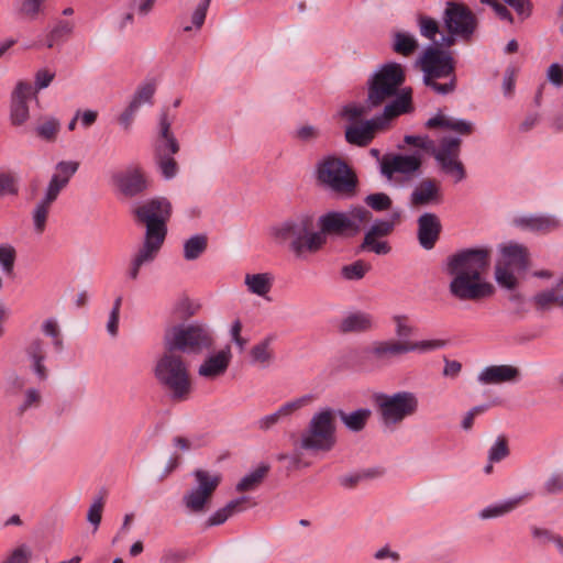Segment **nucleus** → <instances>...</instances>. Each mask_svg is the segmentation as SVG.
<instances>
[{
  "instance_id": "f257e3e1",
  "label": "nucleus",
  "mask_w": 563,
  "mask_h": 563,
  "mask_svg": "<svg viewBox=\"0 0 563 563\" xmlns=\"http://www.w3.org/2000/svg\"><path fill=\"white\" fill-rule=\"evenodd\" d=\"M490 264L488 249H467L451 255L446 274L451 277L449 291L461 301H478L495 294L494 285L485 277Z\"/></svg>"
},
{
  "instance_id": "f03ea898",
  "label": "nucleus",
  "mask_w": 563,
  "mask_h": 563,
  "mask_svg": "<svg viewBox=\"0 0 563 563\" xmlns=\"http://www.w3.org/2000/svg\"><path fill=\"white\" fill-rule=\"evenodd\" d=\"M271 238L278 245L286 246L288 252L299 261H305L320 252L324 246L314 214L297 213L273 225Z\"/></svg>"
},
{
  "instance_id": "7ed1b4c3",
  "label": "nucleus",
  "mask_w": 563,
  "mask_h": 563,
  "mask_svg": "<svg viewBox=\"0 0 563 563\" xmlns=\"http://www.w3.org/2000/svg\"><path fill=\"white\" fill-rule=\"evenodd\" d=\"M405 80L404 67L398 63L383 65L369 81L367 100L364 103L350 102L342 106L338 117L346 122V125L363 122L373 108L380 106L386 99L396 95L399 86Z\"/></svg>"
},
{
  "instance_id": "20e7f679",
  "label": "nucleus",
  "mask_w": 563,
  "mask_h": 563,
  "mask_svg": "<svg viewBox=\"0 0 563 563\" xmlns=\"http://www.w3.org/2000/svg\"><path fill=\"white\" fill-rule=\"evenodd\" d=\"M417 65L423 73V84L434 92L448 95L455 90V63L450 53L430 46L418 58Z\"/></svg>"
},
{
  "instance_id": "39448f33",
  "label": "nucleus",
  "mask_w": 563,
  "mask_h": 563,
  "mask_svg": "<svg viewBox=\"0 0 563 563\" xmlns=\"http://www.w3.org/2000/svg\"><path fill=\"white\" fill-rule=\"evenodd\" d=\"M410 110L411 90L405 89L390 103L385 106L382 115L364 120L357 124L346 125L344 131L345 140L352 145L366 146L373 141L376 133L386 126L389 120Z\"/></svg>"
},
{
  "instance_id": "423d86ee",
  "label": "nucleus",
  "mask_w": 563,
  "mask_h": 563,
  "mask_svg": "<svg viewBox=\"0 0 563 563\" xmlns=\"http://www.w3.org/2000/svg\"><path fill=\"white\" fill-rule=\"evenodd\" d=\"M335 411L323 408L314 412L297 441L300 450L314 454L328 453L336 444Z\"/></svg>"
},
{
  "instance_id": "0eeeda50",
  "label": "nucleus",
  "mask_w": 563,
  "mask_h": 563,
  "mask_svg": "<svg viewBox=\"0 0 563 563\" xmlns=\"http://www.w3.org/2000/svg\"><path fill=\"white\" fill-rule=\"evenodd\" d=\"M154 374L158 383L169 390L175 399H186L190 394L189 371L183 356L178 353L165 350L156 362Z\"/></svg>"
},
{
  "instance_id": "6e6552de",
  "label": "nucleus",
  "mask_w": 563,
  "mask_h": 563,
  "mask_svg": "<svg viewBox=\"0 0 563 563\" xmlns=\"http://www.w3.org/2000/svg\"><path fill=\"white\" fill-rule=\"evenodd\" d=\"M214 344L211 329L206 324L195 323L189 325H172L165 330L164 347L175 353L200 354Z\"/></svg>"
},
{
  "instance_id": "1a4fd4ad",
  "label": "nucleus",
  "mask_w": 563,
  "mask_h": 563,
  "mask_svg": "<svg viewBox=\"0 0 563 563\" xmlns=\"http://www.w3.org/2000/svg\"><path fill=\"white\" fill-rule=\"evenodd\" d=\"M375 400L380 422L388 429L398 427L405 419L415 416L420 407L418 395L410 390L379 394Z\"/></svg>"
},
{
  "instance_id": "9d476101",
  "label": "nucleus",
  "mask_w": 563,
  "mask_h": 563,
  "mask_svg": "<svg viewBox=\"0 0 563 563\" xmlns=\"http://www.w3.org/2000/svg\"><path fill=\"white\" fill-rule=\"evenodd\" d=\"M316 174L322 187L340 196L350 197L355 191L356 177L347 164L340 158L329 156L320 161Z\"/></svg>"
},
{
  "instance_id": "9b49d317",
  "label": "nucleus",
  "mask_w": 563,
  "mask_h": 563,
  "mask_svg": "<svg viewBox=\"0 0 563 563\" xmlns=\"http://www.w3.org/2000/svg\"><path fill=\"white\" fill-rule=\"evenodd\" d=\"M372 219V213L364 207H354L346 212L331 211L318 218L324 245L327 235H354Z\"/></svg>"
},
{
  "instance_id": "f8f14e48",
  "label": "nucleus",
  "mask_w": 563,
  "mask_h": 563,
  "mask_svg": "<svg viewBox=\"0 0 563 563\" xmlns=\"http://www.w3.org/2000/svg\"><path fill=\"white\" fill-rule=\"evenodd\" d=\"M172 210V203L167 198L156 197L140 205L134 214L137 221L145 225V233L166 238Z\"/></svg>"
},
{
  "instance_id": "ddd939ff",
  "label": "nucleus",
  "mask_w": 563,
  "mask_h": 563,
  "mask_svg": "<svg viewBox=\"0 0 563 563\" xmlns=\"http://www.w3.org/2000/svg\"><path fill=\"white\" fill-rule=\"evenodd\" d=\"M444 24L451 35L442 36L441 46H452L454 35L468 40L475 31L476 20L474 14L463 4L449 2L444 11Z\"/></svg>"
},
{
  "instance_id": "4468645a",
  "label": "nucleus",
  "mask_w": 563,
  "mask_h": 563,
  "mask_svg": "<svg viewBox=\"0 0 563 563\" xmlns=\"http://www.w3.org/2000/svg\"><path fill=\"white\" fill-rule=\"evenodd\" d=\"M422 158L419 154H387L380 159V173L389 181L404 184L419 173Z\"/></svg>"
},
{
  "instance_id": "2eb2a0df",
  "label": "nucleus",
  "mask_w": 563,
  "mask_h": 563,
  "mask_svg": "<svg viewBox=\"0 0 563 563\" xmlns=\"http://www.w3.org/2000/svg\"><path fill=\"white\" fill-rule=\"evenodd\" d=\"M194 477L196 484L184 495L183 501L190 512H203L221 482V476L218 473L197 470Z\"/></svg>"
},
{
  "instance_id": "dca6fc26",
  "label": "nucleus",
  "mask_w": 563,
  "mask_h": 563,
  "mask_svg": "<svg viewBox=\"0 0 563 563\" xmlns=\"http://www.w3.org/2000/svg\"><path fill=\"white\" fill-rule=\"evenodd\" d=\"M166 238L154 234H144L141 245L131 256L126 276L130 280H136L142 267L152 264L158 256Z\"/></svg>"
},
{
  "instance_id": "f3484780",
  "label": "nucleus",
  "mask_w": 563,
  "mask_h": 563,
  "mask_svg": "<svg viewBox=\"0 0 563 563\" xmlns=\"http://www.w3.org/2000/svg\"><path fill=\"white\" fill-rule=\"evenodd\" d=\"M35 97L33 86L24 80L15 84L10 95V122L13 126H21L30 119V101Z\"/></svg>"
},
{
  "instance_id": "a211bd4d",
  "label": "nucleus",
  "mask_w": 563,
  "mask_h": 563,
  "mask_svg": "<svg viewBox=\"0 0 563 563\" xmlns=\"http://www.w3.org/2000/svg\"><path fill=\"white\" fill-rule=\"evenodd\" d=\"M112 184L125 197H134L145 191L150 185L144 169L132 165L112 176Z\"/></svg>"
},
{
  "instance_id": "6ab92c4d",
  "label": "nucleus",
  "mask_w": 563,
  "mask_h": 563,
  "mask_svg": "<svg viewBox=\"0 0 563 563\" xmlns=\"http://www.w3.org/2000/svg\"><path fill=\"white\" fill-rule=\"evenodd\" d=\"M232 351L229 345L225 347L209 353L199 364L197 374L199 377L213 382L224 376L232 362Z\"/></svg>"
},
{
  "instance_id": "aec40b11",
  "label": "nucleus",
  "mask_w": 563,
  "mask_h": 563,
  "mask_svg": "<svg viewBox=\"0 0 563 563\" xmlns=\"http://www.w3.org/2000/svg\"><path fill=\"white\" fill-rule=\"evenodd\" d=\"M312 401V396L305 395L299 398L289 400L283 404L276 411L260 418L256 422L257 428L261 431H267L274 426L291 417L294 413L299 411L301 408L308 406Z\"/></svg>"
},
{
  "instance_id": "412c9836",
  "label": "nucleus",
  "mask_w": 563,
  "mask_h": 563,
  "mask_svg": "<svg viewBox=\"0 0 563 563\" xmlns=\"http://www.w3.org/2000/svg\"><path fill=\"white\" fill-rule=\"evenodd\" d=\"M521 372L517 366L510 364L489 365L484 367L477 375L482 385L512 384L520 379Z\"/></svg>"
},
{
  "instance_id": "4be33fe9",
  "label": "nucleus",
  "mask_w": 563,
  "mask_h": 563,
  "mask_svg": "<svg viewBox=\"0 0 563 563\" xmlns=\"http://www.w3.org/2000/svg\"><path fill=\"white\" fill-rule=\"evenodd\" d=\"M367 357L376 363H388L391 358L407 354V341L383 340L373 342L366 350Z\"/></svg>"
},
{
  "instance_id": "5701e85b",
  "label": "nucleus",
  "mask_w": 563,
  "mask_h": 563,
  "mask_svg": "<svg viewBox=\"0 0 563 563\" xmlns=\"http://www.w3.org/2000/svg\"><path fill=\"white\" fill-rule=\"evenodd\" d=\"M442 201L441 184L431 178L420 181L410 195L412 207L438 205Z\"/></svg>"
},
{
  "instance_id": "b1692460",
  "label": "nucleus",
  "mask_w": 563,
  "mask_h": 563,
  "mask_svg": "<svg viewBox=\"0 0 563 563\" xmlns=\"http://www.w3.org/2000/svg\"><path fill=\"white\" fill-rule=\"evenodd\" d=\"M418 240L424 250H431L440 236L442 229L437 214L424 212L418 218Z\"/></svg>"
},
{
  "instance_id": "393cba45",
  "label": "nucleus",
  "mask_w": 563,
  "mask_h": 563,
  "mask_svg": "<svg viewBox=\"0 0 563 563\" xmlns=\"http://www.w3.org/2000/svg\"><path fill=\"white\" fill-rule=\"evenodd\" d=\"M500 258L497 264L525 272L528 267V251L518 243L509 242L499 246Z\"/></svg>"
},
{
  "instance_id": "a878e982",
  "label": "nucleus",
  "mask_w": 563,
  "mask_h": 563,
  "mask_svg": "<svg viewBox=\"0 0 563 563\" xmlns=\"http://www.w3.org/2000/svg\"><path fill=\"white\" fill-rule=\"evenodd\" d=\"M274 282L275 277L271 272L246 273L244 275L246 291L263 299H268Z\"/></svg>"
},
{
  "instance_id": "bb28decb",
  "label": "nucleus",
  "mask_w": 563,
  "mask_h": 563,
  "mask_svg": "<svg viewBox=\"0 0 563 563\" xmlns=\"http://www.w3.org/2000/svg\"><path fill=\"white\" fill-rule=\"evenodd\" d=\"M531 301L537 311H549L553 307L563 309V277L550 289L536 294Z\"/></svg>"
},
{
  "instance_id": "cd10ccee",
  "label": "nucleus",
  "mask_w": 563,
  "mask_h": 563,
  "mask_svg": "<svg viewBox=\"0 0 563 563\" xmlns=\"http://www.w3.org/2000/svg\"><path fill=\"white\" fill-rule=\"evenodd\" d=\"M77 162H59L55 167V173L53 174L46 190L55 197H58L60 191L68 185L70 178L78 169Z\"/></svg>"
},
{
  "instance_id": "c85d7f7f",
  "label": "nucleus",
  "mask_w": 563,
  "mask_h": 563,
  "mask_svg": "<svg viewBox=\"0 0 563 563\" xmlns=\"http://www.w3.org/2000/svg\"><path fill=\"white\" fill-rule=\"evenodd\" d=\"M174 122V118L169 117L166 112H162L158 122L157 143L155 147V154L159 153L161 146L163 145L164 152L176 154L179 151V144L170 131V126Z\"/></svg>"
},
{
  "instance_id": "c756f323",
  "label": "nucleus",
  "mask_w": 563,
  "mask_h": 563,
  "mask_svg": "<svg viewBox=\"0 0 563 563\" xmlns=\"http://www.w3.org/2000/svg\"><path fill=\"white\" fill-rule=\"evenodd\" d=\"M429 129L442 128L454 131L461 135H470L474 131V124L471 121L453 118L444 113H438L426 122Z\"/></svg>"
},
{
  "instance_id": "7c9ffc66",
  "label": "nucleus",
  "mask_w": 563,
  "mask_h": 563,
  "mask_svg": "<svg viewBox=\"0 0 563 563\" xmlns=\"http://www.w3.org/2000/svg\"><path fill=\"white\" fill-rule=\"evenodd\" d=\"M274 335H267L264 339L260 340L250 349L249 354L251 364L262 368H266L274 362Z\"/></svg>"
},
{
  "instance_id": "2f4dec72",
  "label": "nucleus",
  "mask_w": 563,
  "mask_h": 563,
  "mask_svg": "<svg viewBox=\"0 0 563 563\" xmlns=\"http://www.w3.org/2000/svg\"><path fill=\"white\" fill-rule=\"evenodd\" d=\"M56 199L57 197L45 191L43 198L35 205L34 210L32 212V220L34 231L37 234H42L44 232L46 228V221L48 218L49 209Z\"/></svg>"
},
{
  "instance_id": "473e14b6",
  "label": "nucleus",
  "mask_w": 563,
  "mask_h": 563,
  "mask_svg": "<svg viewBox=\"0 0 563 563\" xmlns=\"http://www.w3.org/2000/svg\"><path fill=\"white\" fill-rule=\"evenodd\" d=\"M374 327V319L366 312H354L346 316L340 324L342 332H363Z\"/></svg>"
},
{
  "instance_id": "72a5a7b5",
  "label": "nucleus",
  "mask_w": 563,
  "mask_h": 563,
  "mask_svg": "<svg viewBox=\"0 0 563 563\" xmlns=\"http://www.w3.org/2000/svg\"><path fill=\"white\" fill-rule=\"evenodd\" d=\"M419 47L416 36L406 31H396L393 34L391 48L395 53L409 57Z\"/></svg>"
},
{
  "instance_id": "f704fd0d",
  "label": "nucleus",
  "mask_w": 563,
  "mask_h": 563,
  "mask_svg": "<svg viewBox=\"0 0 563 563\" xmlns=\"http://www.w3.org/2000/svg\"><path fill=\"white\" fill-rule=\"evenodd\" d=\"M521 224L538 232H550L560 227V220L552 214H540L523 218Z\"/></svg>"
},
{
  "instance_id": "c9c22d12",
  "label": "nucleus",
  "mask_w": 563,
  "mask_h": 563,
  "mask_svg": "<svg viewBox=\"0 0 563 563\" xmlns=\"http://www.w3.org/2000/svg\"><path fill=\"white\" fill-rule=\"evenodd\" d=\"M269 472V465L261 464L255 470L246 474L236 484L238 492H252L255 490L264 481Z\"/></svg>"
},
{
  "instance_id": "e433bc0d",
  "label": "nucleus",
  "mask_w": 563,
  "mask_h": 563,
  "mask_svg": "<svg viewBox=\"0 0 563 563\" xmlns=\"http://www.w3.org/2000/svg\"><path fill=\"white\" fill-rule=\"evenodd\" d=\"M371 415L372 411L368 408H361L349 413L340 411V418L343 424L354 432H358L365 428Z\"/></svg>"
},
{
  "instance_id": "4c0bfd02",
  "label": "nucleus",
  "mask_w": 563,
  "mask_h": 563,
  "mask_svg": "<svg viewBox=\"0 0 563 563\" xmlns=\"http://www.w3.org/2000/svg\"><path fill=\"white\" fill-rule=\"evenodd\" d=\"M75 23L68 20H58L47 35L46 46L52 48L55 44L73 35Z\"/></svg>"
},
{
  "instance_id": "58836bf2",
  "label": "nucleus",
  "mask_w": 563,
  "mask_h": 563,
  "mask_svg": "<svg viewBox=\"0 0 563 563\" xmlns=\"http://www.w3.org/2000/svg\"><path fill=\"white\" fill-rule=\"evenodd\" d=\"M521 497H517L505 500L503 503L490 505L482 509L478 516L484 520L505 516L506 514L512 511L521 503Z\"/></svg>"
},
{
  "instance_id": "ea45409f",
  "label": "nucleus",
  "mask_w": 563,
  "mask_h": 563,
  "mask_svg": "<svg viewBox=\"0 0 563 563\" xmlns=\"http://www.w3.org/2000/svg\"><path fill=\"white\" fill-rule=\"evenodd\" d=\"M461 140L459 137L445 136L441 139L439 146H434L433 156L435 159L459 157Z\"/></svg>"
},
{
  "instance_id": "a19ab883",
  "label": "nucleus",
  "mask_w": 563,
  "mask_h": 563,
  "mask_svg": "<svg viewBox=\"0 0 563 563\" xmlns=\"http://www.w3.org/2000/svg\"><path fill=\"white\" fill-rule=\"evenodd\" d=\"M174 154L164 152L163 145L159 153L155 154V161L164 178L172 179L178 174V164L173 157Z\"/></svg>"
},
{
  "instance_id": "79ce46f5",
  "label": "nucleus",
  "mask_w": 563,
  "mask_h": 563,
  "mask_svg": "<svg viewBox=\"0 0 563 563\" xmlns=\"http://www.w3.org/2000/svg\"><path fill=\"white\" fill-rule=\"evenodd\" d=\"M207 249V238L201 234L194 235L184 243V257L187 261L197 260Z\"/></svg>"
},
{
  "instance_id": "37998d69",
  "label": "nucleus",
  "mask_w": 563,
  "mask_h": 563,
  "mask_svg": "<svg viewBox=\"0 0 563 563\" xmlns=\"http://www.w3.org/2000/svg\"><path fill=\"white\" fill-rule=\"evenodd\" d=\"M521 272L522 271H514L510 267L496 264L495 279L500 287L514 290L518 285V278L516 274Z\"/></svg>"
},
{
  "instance_id": "c03bdc74",
  "label": "nucleus",
  "mask_w": 563,
  "mask_h": 563,
  "mask_svg": "<svg viewBox=\"0 0 563 563\" xmlns=\"http://www.w3.org/2000/svg\"><path fill=\"white\" fill-rule=\"evenodd\" d=\"M47 0H20L18 13L26 20H36L44 12Z\"/></svg>"
},
{
  "instance_id": "a18cd8bd",
  "label": "nucleus",
  "mask_w": 563,
  "mask_h": 563,
  "mask_svg": "<svg viewBox=\"0 0 563 563\" xmlns=\"http://www.w3.org/2000/svg\"><path fill=\"white\" fill-rule=\"evenodd\" d=\"M435 161L446 175L453 177L455 183H460L465 178V169L459 157H449Z\"/></svg>"
},
{
  "instance_id": "49530a36",
  "label": "nucleus",
  "mask_w": 563,
  "mask_h": 563,
  "mask_svg": "<svg viewBox=\"0 0 563 563\" xmlns=\"http://www.w3.org/2000/svg\"><path fill=\"white\" fill-rule=\"evenodd\" d=\"M371 267L369 263L358 260L354 263L344 265L341 268V275L346 280H360L367 272H369Z\"/></svg>"
},
{
  "instance_id": "de8ad7c7",
  "label": "nucleus",
  "mask_w": 563,
  "mask_h": 563,
  "mask_svg": "<svg viewBox=\"0 0 563 563\" xmlns=\"http://www.w3.org/2000/svg\"><path fill=\"white\" fill-rule=\"evenodd\" d=\"M445 345L446 342L441 339H429L415 342L407 341V353L418 352L423 354L443 349Z\"/></svg>"
},
{
  "instance_id": "09e8293b",
  "label": "nucleus",
  "mask_w": 563,
  "mask_h": 563,
  "mask_svg": "<svg viewBox=\"0 0 563 563\" xmlns=\"http://www.w3.org/2000/svg\"><path fill=\"white\" fill-rule=\"evenodd\" d=\"M361 251L373 252L377 255H386L390 252L391 247L387 241L382 240V238L371 236V234H365L362 244L360 245Z\"/></svg>"
},
{
  "instance_id": "8fccbe9b",
  "label": "nucleus",
  "mask_w": 563,
  "mask_h": 563,
  "mask_svg": "<svg viewBox=\"0 0 563 563\" xmlns=\"http://www.w3.org/2000/svg\"><path fill=\"white\" fill-rule=\"evenodd\" d=\"M60 129V123L56 118H45L36 128L37 135L48 142L55 141Z\"/></svg>"
},
{
  "instance_id": "3c124183",
  "label": "nucleus",
  "mask_w": 563,
  "mask_h": 563,
  "mask_svg": "<svg viewBox=\"0 0 563 563\" xmlns=\"http://www.w3.org/2000/svg\"><path fill=\"white\" fill-rule=\"evenodd\" d=\"M155 93V85L146 82L141 85L129 104L134 106L135 109H140L144 104L152 103V98Z\"/></svg>"
},
{
  "instance_id": "603ef678",
  "label": "nucleus",
  "mask_w": 563,
  "mask_h": 563,
  "mask_svg": "<svg viewBox=\"0 0 563 563\" xmlns=\"http://www.w3.org/2000/svg\"><path fill=\"white\" fill-rule=\"evenodd\" d=\"M16 260L14 246L8 243L0 244V268L4 274H12Z\"/></svg>"
},
{
  "instance_id": "864d4df0",
  "label": "nucleus",
  "mask_w": 563,
  "mask_h": 563,
  "mask_svg": "<svg viewBox=\"0 0 563 563\" xmlns=\"http://www.w3.org/2000/svg\"><path fill=\"white\" fill-rule=\"evenodd\" d=\"M19 192L18 177L10 172L0 173V197L15 196Z\"/></svg>"
},
{
  "instance_id": "5fc2aeb1",
  "label": "nucleus",
  "mask_w": 563,
  "mask_h": 563,
  "mask_svg": "<svg viewBox=\"0 0 563 563\" xmlns=\"http://www.w3.org/2000/svg\"><path fill=\"white\" fill-rule=\"evenodd\" d=\"M103 508L104 498L102 496L95 497L87 512V521L93 526V532H96L99 528Z\"/></svg>"
},
{
  "instance_id": "6e6d98bb",
  "label": "nucleus",
  "mask_w": 563,
  "mask_h": 563,
  "mask_svg": "<svg viewBox=\"0 0 563 563\" xmlns=\"http://www.w3.org/2000/svg\"><path fill=\"white\" fill-rule=\"evenodd\" d=\"M393 322L395 324V334L400 339L411 336L416 332L415 325L406 314L394 316Z\"/></svg>"
},
{
  "instance_id": "4d7b16f0",
  "label": "nucleus",
  "mask_w": 563,
  "mask_h": 563,
  "mask_svg": "<svg viewBox=\"0 0 563 563\" xmlns=\"http://www.w3.org/2000/svg\"><path fill=\"white\" fill-rule=\"evenodd\" d=\"M418 26L420 34L431 41H434L435 35L439 33V23L429 16L421 15L418 19Z\"/></svg>"
},
{
  "instance_id": "13d9d810",
  "label": "nucleus",
  "mask_w": 563,
  "mask_h": 563,
  "mask_svg": "<svg viewBox=\"0 0 563 563\" xmlns=\"http://www.w3.org/2000/svg\"><path fill=\"white\" fill-rule=\"evenodd\" d=\"M320 136V130L316 125L303 124L296 129L294 137L303 143H311Z\"/></svg>"
},
{
  "instance_id": "bf43d9fd",
  "label": "nucleus",
  "mask_w": 563,
  "mask_h": 563,
  "mask_svg": "<svg viewBox=\"0 0 563 563\" xmlns=\"http://www.w3.org/2000/svg\"><path fill=\"white\" fill-rule=\"evenodd\" d=\"M509 454V449L507 444V440L503 437H499L496 442L492 445L488 452V461L490 463L500 462Z\"/></svg>"
},
{
  "instance_id": "052dcab7",
  "label": "nucleus",
  "mask_w": 563,
  "mask_h": 563,
  "mask_svg": "<svg viewBox=\"0 0 563 563\" xmlns=\"http://www.w3.org/2000/svg\"><path fill=\"white\" fill-rule=\"evenodd\" d=\"M32 558L31 549L22 544L13 549L1 563H29Z\"/></svg>"
},
{
  "instance_id": "680f3d73",
  "label": "nucleus",
  "mask_w": 563,
  "mask_h": 563,
  "mask_svg": "<svg viewBox=\"0 0 563 563\" xmlns=\"http://www.w3.org/2000/svg\"><path fill=\"white\" fill-rule=\"evenodd\" d=\"M56 74L53 70H49L48 68H41L35 73L34 76V96L37 91L43 90L47 88L52 81L54 80Z\"/></svg>"
},
{
  "instance_id": "e2e57ef3",
  "label": "nucleus",
  "mask_w": 563,
  "mask_h": 563,
  "mask_svg": "<svg viewBox=\"0 0 563 563\" xmlns=\"http://www.w3.org/2000/svg\"><path fill=\"white\" fill-rule=\"evenodd\" d=\"M405 142L430 154H433L435 146V143L428 135H406Z\"/></svg>"
},
{
  "instance_id": "0e129e2a",
  "label": "nucleus",
  "mask_w": 563,
  "mask_h": 563,
  "mask_svg": "<svg viewBox=\"0 0 563 563\" xmlns=\"http://www.w3.org/2000/svg\"><path fill=\"white\" fill-rule=\"evenodd\" d=\"M366 203L374 210H387L391 206L390 198L384 192L368 195L365 199Z\"/></svg>"
},
{
  "instance_id": "69168bd1",
  "label": "nucleus",
  "mask_w": 563,
  "mask_h": 563,
  "mask_svg": "<svg viewBox=\"0 0 563 563\" xmlns=\"http://www.w3.org/2000/svg\"><path fill=\"white\" fill-rule=\"evenodd\" d=\"M242 322L240 319H235L231 327H230V330H229V333H230V338H231V341L235 344V346L240 350V351H243L247 343H249V340L246 338H243L241 332H242Z\"/></svg>"
},
{
  "instance_id": "338daca9",
  "label": "nucleus",
  "mask_w": 563,
  "mask_h": 563,
  "mask_svg": "<svg viewBox=\"0 0 563 563\" xmlns=\"http://www.w3.org/2000/svg\"><path fill=\"white\" fill-rule=\"evenodd\" d=\"M394 230V222L387 220H378L373 223L365 234L371 236L384 238L389 235Z\"/></svg>"
},
{
  "instance_id": "774afa93",
  "label": "nucleus",
  "mask_w": 563,
  "mask_h": 563,
  "mask_svg": "<svg viewBox=\"0 0 563 563\" xmlns=\"http://www.w3.org/2000/svg\"><path fill=\"white\" fill-rule=\"evenodd\" d=\"M547 79L555 87H558V88L562 87L563 86V66L558 63L551 64L547 69Z\"/></svg>"
}]
</instances>
